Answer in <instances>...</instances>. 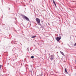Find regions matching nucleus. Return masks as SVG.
Here are the masks:
<instances>
[{
    "label": "nucleus",
    "instance_id": "obj_1",
    "mask_svg": "<svg viewBox=\"0 0 76 76\" xmlns=\"http://www.w3.org/2000/svg\"><path fill=\"white\" fill-rule=\"evenodd\" d=\"M36 20L38 25H40V26H42L41 24V23H40V20H39L38 18H36Z\"/></svg>",
    "mask_w": 76,
    "mask_h": 76
},
{
    "label": "nucleus",
    "instance_id": "obj_2",
    "mask_svg": "<svg viewBox=\"0 0 76 76\" xmlns=\"http://www.w3.org/2000/svg\"><path fill=\"white\" fill-rule=\"evenodd\" d=\"M49 58H50V60L51 61L53 60V59H54V55H52L50 56H49Z\"/></svg>",
    "mask_w": 76,
    "mask_h": 76
},
{
    "label": "nucleus",
    "instance_id": "obj_3",
    "mask_svg": "<svg viewBox=\"0 0 76 76\" xmlns=\"http://www.w3.org/2000/svg\"><path fill=\"white\" fill-rule=\"evenodd\" d=\"M61 36H60L59 37H57L56 39L57 41H59L61 39Z\"/></svg>",
    "mask_w": 76,
    "mask_h": 76
},
{
    "label": "nucleus",
    "instance_id": "obj_4",
    "mask_svg": "<svg viewBox=\"0 0 76 76\" xmlns=\"http://www.w3.org/2000/svg\"><path fill=\"white\" fill-rule=\"evenodd\" d=\"M24 19H25L26 20L29 21V19L26 16H25L23 17Z\"/></svg>",
    "mask_w": 76,
    "mask_h": 76
},
{
    "label": "nucleus",
    "instance_id": "obj_5",
    "mask_svg": "<svg viewBox=\"0 0 76 76\" xmlns=\"http://www.w3.org/2000/svg\"><path fill=\"white\" fill-rule=\"evenodd\" d=\"M53 3L54 4H55V7H56V2H55V1H54V0H53Z\"/></svg>",
    "mask_w": 76,
    "mask_h": 76
},
{
    "label": "nucleus",
    "instance_id": "obj_6",
    "mask_svg": "<svg viewBox=\"0 0 76 76\" xmlns=\"http://www.w3.org/2000/svg\"><path fill=\"white\" fill-rule=\"evenodd\" d=\"M35 37H36V36H34L31 37L32 38H35Z\"/></svg>",
    "mask_w": 76,
    "mask_h": 76
},
{
    "label": "nucleus",
    "instance_id": "obj_7",
    "mask_svg": "<svg viewBox=\"0 0 76 76\" xmlns=\"http://www.w3.org/2000/svg\"><path fill=\"white\" fill-rule=\"evenodd\" d=\"M60 53H61V54H62V55H64V53L62 52L61 51H60Z\"/></svg>",
    "mask_w": 76,
    "mask_h": 76
},
{
    "label": "nucleus",
    "instance_id": "obj_8",
    "mask_svg": "<svg viewBox=\"0 0 76 76\" xmlns=\"http://www.w3.org/2000/svg\"><path fill=\"white\" fill-rule=\"evenodd\" d=\"M42 76V73H41V74L39 75V76Z\"/></svg>",
    "mask_w": 76,
    "mask_h": 76
},
{
    "label": "nucleus",
    "instance_id": "obj_9",
    "mask_svg": "<svg viewBox=\"0 0 76 76\" xmlns=\"http://www.w3.org/2000/svg\"><path fill=\"white\" fill-rule=\"evenodd\" d=\"M31 58H34V56H32L31 57Z\"/></svg>",
    "mask_w": 76,
    "mask_h": 76
},
{
    "label": "nucleus",
    "instance_id": "obj_10",
    "mask_svg": "<svg viewBox=\"0 0 76 76\" xmlns=\"http://www.w3.org/2000/svg\"><path fill=\"white\" fill-rule=\"evenodd\" d=\"M29 48H28L27 49V51H29Z\"/></svg>",
    "mask_w": 76,
    "mask_h": 76
},
{
    "label": "nucleus",
    "instance_id": "obj_11",
    "mask_svg": "<svg viewBox=\"0 0 76 76\" xmlns=\"http://www.w3.org/2000/svg\"><path fill=\"white\" fill-rule=\"evenodd\" d=\"M65 72H66V73H67V70H66V68L65 69Z\"/></svg>",
    "mask_w": 76,
    "mask_h": 76
},
{
    "label": "nucleus",
    "instance_id": "obj_12",
    "mask_svg": "<svg viewBox=\"0 0 76 76\" xmlns=\"http://www.w3.org/2000/svg\"><path fill=\"white\" fill-rule=\"evenodd\" d=\"M3 67V66H1V65H0V69H1V67Z\"/></svg>",
    "mask_w": 76,
    "mask_h": 76
},
{
    "label": "nucleus",
    "instance_id": "obj_13",
    "mask_svg": "<svg viewBox=\"0 0 76 76\" xmlns=\"http://www.w3.org/2000/svg\"><path fill=\"white\" fill-rule=\"evenodd\" d=\"M62 44H63V43H62Z\"/></svg>",
    "mask_w": 76,
    "mask_h": 76
},
{
    "label": "nucleus",
    "instance_id": "obj_14",
    "mask_svg": "<svg viewBox=\"0 0 76 76\" xmlns=\"http://www.w3.org/2000/svg\"><path fill=\"white\" fill-rule=\"evenodd\" d=\"M49 55H50V54L49 53Z\"/></svg>",
    "mask_w": 76,
    "mask_h": 76
},
{
    "label": "nucleus",
    "instance_id": "obj_15",
    "mask_svg": "<svg viewBox=\"0 0 76 76\" xmlns=\"http://www.w3.org/2000/svg\"><path fill=\"white\" fill-rule=\"evenodd\" d=\"M9 10H10V8H9Z\"/></svg>",
    "mask_w": 76,
    "mask_h": 76
},
{
    "label": "nucleus",
    "instance_id": "obj_16",
    "mask_svg": "<svg viewBox=\"0 0 76 76\" xmlns=\"http://www.w3.org/2000/svg\"><path fill=\"white\" fill-rule=\"evenodd\" d=\"M14 61V60H13V61Z\"/></svg>",
    "mask_w": 76,
    "mask_h": 76
}]
</instances>
